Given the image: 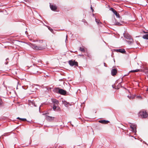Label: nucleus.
I'll list each match as a JSON object with an SVG mask.
<instances>
[{
    "label": "nucleus",
    "instance_id": "5",
    "mask_svg": "<svg viewBox=\"0 0 148 148\" xmlns=\"http://www.w3.org/2000/svg\"><path fill=\"white\" fill-rule=\"evenodd\" d=\"M130 127L132 132H136V126L135 125L132 124L130 126Z\"/></svg>",
    "mask_w": 148,
    "mask_h": 148
},
{
    "label": "nucleus",
    "instance_id": "25",
    "mask_svg": "<svg viewBox=\"0 0 148 148\" xmlns=\"http://www.w3.org/2000/svg\"><path fill=\"white\" fill-rule=\"evenodd\" d=\"M95 20H96V22L97 23V24H99L100 21L99 20H98L97 19H95Z\"/></svg>",
    "mask_w": 148,
    "mask_h": 148
},
{
    "label": "nucleus",
    "instance_id": "17",
    "mask_svg": "<svg viewBox=\"0 0 148 148\" xmlns=\"http://www.w3.org/2000/svg\"><path fill=\"white\" fill-rule=\"evenodd\" d=\"M133 39L132 38H130L129 39V40L127 41V42L129 44H131L133 43Z\"/></svg>",
    "mask_w": 148,
    "mask_h": 148
},
{
    "label": "nucleus",
    "instance_id": "16",
    "mask_svg": "<svg viewBox=\"0 0 148 148\" xmlns=\"http://www.w3.org/2000/svg\"><path fill=\"white\" fill-rule=\"evenodd\" d=\"M38 67H36L34 68L33 70V73L34 74H36L38 72Z\"/></svg>",
    "mask_w": 148,
    "mask_h": 148
},
{
    "label": "nucleus",
    "instance_id": "4",
    "mask_svg": "<svg viewBox=\"0 0 148 148\" xmlns=\"http://www.w3.org/2000/svg\"><path fill=\"white\" fill-rule=\"evenodd\" d=\"M69 65L71 66H77L78 63L77 62L75 61V60H71L69 61Z\"/></svg>",
    "mask_w": 148,
    "mask_h": 148
},
{
    "label": "nucleus",
    "instance_id": "11",
    "mask_svg": "<svg viewBox=\"0 0 148 148\" xmlns=\"http://www.w3.org/2000/svg\"><path fill=\"white\" fill-rule=\"evenodd\" d=\"M52 102L54 104H55L56 105H57L59 103L58 101L56 99H52Z\"/></svg>",
    "mask_w": 148,
    "mask_h": 148
},
{
    "label": "nucleus",
    "instance_id": "28",
    "mask_svg": "<svg viewBox=\"0 0 148 148\" xmlns=\"http://www.w3.org/2000/svg\"><path fill=\"white\" fill-rule=\"evenodd\" d=\"M67 35H66V40H67Z\"/></svg>",
    "mask_w": 148,
    "mask_h": 148
},
{
    "label": "nucleus",
    "instance_id": "10",
    "mask_svg": "<svg viewBox=\"0 0 148 148\" xmlns=\"http://www.w3.org/2000/svg\"><path fill=\"white\" fill-rule=\"evenodd\" d=\"M124 36L125 38L129 39L131 38V36L129 34L127 33L124 34Z\"/></svg>",
    "mask_w": 148,
    "mask_h": 148
},
{
    "label": "nucleus",
    "instance_id": "3",
    "mask_svg": "<svg viewBox=\"0 0 148 148\" xmlns=\"http://www.w3.org/2000/svg\"><path fill=\"white\" fill-rule=\"evenodd\" d=\"M55 90L59 93L61 95H64L66 93V91L65 90L62 89H60L59 88H56Z\"/></svg>",
    "mask_w": 148,
    "mask_h": 148
},
{
    "label": "nucleus",
    "instance_id": "27",
    "mask_svg": "<svg viewBox=\"0 0 148 148\" xmlns=\"http://www.w3.org/2000/svg\"><path fill=\"white\" fill-rule=\"evenodd\" d=\"M136 98H138V99H141L142 98L140 96H137Z\"/></svg>",
    "mask_w": 148,
    "mask_h": 148
},
{
    "label": "nucleus",
    "instance_id": "30",
    "mask_svg": "<svg viewBox=\"0 0 148 148\" xmlns=\"http://www.w3.org/2000/svg\"><path fill=\"white\" fill-rule=\"evenodd\" d=\"M147 91H148V88H147V90H146Z\"/></svg>",
    "mask_w": 148,
    "mask_h": 148
},
{
    "label": "nucleus",
    "instance_id": "15",
    "mask_svg": "<svg viewBox=\"0 0 148 148\" xmlns=\"http://www.w3.org/2000/svg\"><path fill=\"white\" fill-rule=\"evenodd\" d=\"M99 122L102 123L107 124L109 122V121H105V120H102L99 121Z\"/></svg>",
    "mask_w": 148,
    "mask_h": 148
},
{
    "label": "nucleus",
    "instance_id": "22",
    "mask_svg": "<svg viewBox=\"0 0 148 148\" xmlns=\"http://www.w3.org/2000/svg\"><path fill=\"white\" fill-rule=\"evenodd\" d=\"M63 103L65 105V106L66 107L68 106L67 105L69 104V103L66 102V101H64L63 102Z\"/></svg>",
    "mask_w": 148,
    "mask_h": 148
},
{
    "label": "nucleus",
    "instance_id": "20",
    "mask_svg": "<svg viewBox=\"0 0 148 148\" xmlns=\"http://www.w3.org/2000/svg\"><path fill=\"white\" fill-rule=\"evenodd\" d=\"M140 71V70L139 69H136V70H132L130 71L129 72L130 73V72H138V71Z\"/></svg>",
    "mask_w": 148,
    "mask_h": 148
},
{
    "label": "nucleus",
    "instance_id": "31",
    "mask_svg": "<svg viewBox=\"0 0 148 148\" xmlns=\"http://www.w3.org/2000/svg\"><path fill=\"white\" fill-rule=\"evenodd\" d=\"M18 89L17 86V87H16V89Z\"/></svg>",
    "mask_w": 148,
    "mask_h": 148
},
{
    "label": "nucleus",
    "instance_id": "26",
    "mask_svg": "<svg viewBox=\"0 0 148 148\" xmlns=\"http://www.w3.org/2000/svg\"><path fill=\"white\" fill-rule=\"evenodd\" d=\"M48 29L50 30V31L51 32H53V30L50 27H48Z\"/></svg>",
    "mask_w": 148,
    "mask_h": 148
},
{
    "label": "nucleus",
    "instance_id": "7",
    "mask_svg": "<svg viewBox=\"0 0 148 148\" xmlns=\"http://www.w3.org/2000/svg\"><path fill=\"white\" fill-rule=\"evenodd\" d=\"M54 117L52 116H46V119L48 121H53L54 119Z\"/></svg>",
    "mask_w": 148,
    "mask_h": 148
},
{
    "label": "nucleus",
    "instance_id": "18",
    "mask_svg": "<svg viewBox=\"0 0 148 148\" xmlns=\"http://www.w3.org/2000/svg\"><path fill=\"white\" fill-rule=\"evenodd\" d=\"M135 95H128L127 97L130 99H134L135 97Z\"/></svg>",
    "mask_w": 148,
    "mask_h": 148
},
{
    "label": "nucleus",
    "instance_id": "21",
    "mask_svg": "<svg viewBox=\"0 0 148 148\" xmlns=\"http://www.w3.org/2000/svg\"><path fill=\"white\" fill-rule=\"evenodd\" d=\"M17 119H19L22 121H26V119H24V118H21L19 117H18L17 118Z\"/></svg>",
    "mask_w": 148,
    "mask_h": 148
},
{
    "label": "nucleus",
    "instance_id": "19",
    "mask_svg": "<svg viewBox=\"0 0 148 148\" xmlns=\"http://www.w3.org/2000/svg\"><path fill=\"white\" fill-rule=\"evenodd\" d=\"M143 38L144 39L148 40V34L143 35Z\"/></svg>",
    "mask_w": 148,
    "mask_h": 148
},
{
    "label": "nucleus",
    "instance_id": "14",
    "mask_svg": "<svg viewBox=\"0 0 148 148\" xmlns=\"http://www.w3.org/2000/svg\"><path fill=\"white\" fill-rule=\"evenodd\" d=\"M29 104L30 105H32L33 106H36L35 104L34 101H29Z\"/></svg>",
    "mask_w": 148,
    "mask_h": 148
},
{
    "label": "nucleus",
    "instance_id": "8",
    "mask_svg": "<svg viewBox=\"0 0 148 148\" xmlns=\"http://www.w3.org/2000/svg\"><path fill=\"white\" fill-rule=\"evenodd\" d=\"M50 8L52 10L54 11L57 9V7L55 5L50 4Z\"/></svg>",
    "mask_w": 148,
    "mask_h": 148
},
{
    "label": "nucleus",
    "instance_id": "13",
    "mask_svg": "<svg viewBox=\"0 0 148 148\" xmlns=\"http://www.w3.org/2000/svg\"><path fill=\"white\" fill-rule=\"evenodd\" d=\"M117 52H120L122 53H124L125 52V51L124 49H119L116 50Z\"/></svg>",
    "mask_w": 148,
    "mask_h": 148
},
{
    "label": "nucleus",
    "instance_id": "9",
    "mask_svg": "<svg viewBox=\"0 0 148 148\" xmlns=\"http://www.w3.org/2000/svg\"><path fill=\"white\" fill-rule=\"evenodd\" d=\"M117 72V70L116 69H112L111 71V74L112 76H114L116 75Z\"/></svg>",
    "mask_w": 148,
    "mask_h": 148
},
{
    "label": "nucleus",
    "instance_id": "12",
    "mask_svg": "<svg viewBox=\"0 0 148 148\" xmlns=\"http://www.w3.org/2000/svg\"><path fill=\"white\" fill-rule=\"evenodd\" d=\"M56 105L54 104L53 106V110L55 111L59 110L60 108L58 107H57L56 106Z\"/></svg>",
    "mask_w": 148,
    "mask_h": 148
},
{
    "label": "nucleus",
    "instance_id": "29",
    "mask_svg": "<svg viewBox=\"0 0 148 148\" xmlns=\"http://www.w3.org/2000/svg\"><path fill=\"white\" fill-rule=\"evenodd\" d=\"M91 9L93 11V9H92V7H91Z\"/></svg>",
    "mask_w": 148,
    "mask_h": 148
},
{
    "label": "nucleus",
    "instance_id": "6",
    "mask_svg": "<svg viewBox=\"0 0 148 148\" xmlns=\"http://www.w3.org/2000/svg\"><path fill=\"white\" fill-rule=\"evenodd\" d=\"M110 10L112 11V12L114 13V14L116 15V16L118 17H119V14L117 13L116 11L113 8H111L110 9Z\"/></svg>",
    "mask_w": 148,
    "mask_h": 148
},
{
    "label": "nucleus",
    "instance_id": "2",
    "mask_svg": "<svg viewBox=\"0 0 148 148\" xmlns=\"http://www.w3.org/2000/svg\"><path fill=\"white\" fill-rule=\"evenodd\" d=\"M30 46L33 49L36 50H42L45 49L44 47L42 46L38 47L36 45L33 44H31Z\"/></svg>",
    "mask_w": 148,
    "mask_h": 148
},
{
    "label": "nucleus",
    "instance_id": "23",
    "mask_svg": "<svg viewBox=\"0 0 148 148\" xmlns=\"http://www.w3.org/2000/svg\"><path fill=\"white\" fill-rule=\"evenodd\" d=\"M79 50L81 51H84L85 50L82 47H80L79 48Z\"/></svg>",
    "mask_w": 148,
    "mask_h": 148
},
{
    "label": "nucleus",
    "instance_id": "1",
    "mask_svg": "<svg viewBox=\"0 0 148 148\" xmlns=\"http://www.w3.org/2000/svg\"><path fill=\"white\" fill-rule=\"evenodd\" d=\"M138 115L139 117L142 118H147L148 114L145 111L143 110L140 111L138 113Z\"/></svg>",
    "mask_w": 148,
    "mask_h": 148
},
{
    "label": "nucleus",
    "instance_id": "24",
    "mask_svg": "<svg viewBox=\"0 0 148 148\" xmlns=\"http://www.w3.org/2000/svg\"><path fill=\"white\" fill-rule=\"evenodd\" d=\"M3 103V101L2 99L0 98V106Z\"/></svg>",
    "mask_w": 148,
    "mask_h": 148
}]
</instances>
